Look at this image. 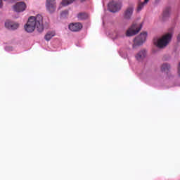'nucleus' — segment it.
I'll return each instance as SVG.
<instances>
[{
    "mask_svg": "<svg viewBox=\"0 0 180 180\" xmlns=\"http://www.w3.org/2000/svg\"><path fill=\"white\" fill-rule=\"evenodd\" d=\"M13 9L15 12H23L26 10V4L24 2H18L13 6Z\"/></svg>",
    "mask_w": 180,
    "mask_h": 180,
    "instance_id": "obj_8",
    "label": "nucleus"
},
{
    "mask_svg": "<svg viewBox=\"0 0 180 180\" xmlns=\"http://www.w3.org/2000/svg\"><path fill=\"white\" fill-rule=\"evenodd\" d=\"M171 40H172V33L167 32L159 38H155L153 44L158 49H165L171 43Z\"/></svg>",
    "mask_w": 180,
    "mask_h": 180,
    "instance_id": "obj_2",
    "label": "nucleus"
},
{
    "mask_svg": "<svg viewBox=\"0 0 180 180\" xmlns=\"http://www.w3.org/2000/svg\"><path fill=\"white\" fill-rule=\"evenodd\" d=\"M122 9V3L119 1H115L113 4V13H116V12H119Z\"/></svg>",
    "mask_w": 180,
    "mask_h": 180,
    "instance_id": "obj_12",
    "label": "nucleus"
},
{
    "mask_svg": "<svg viewBox=\"0 0 180 180\" xmlns=\"http://www.w3.org/2000/svg\"><path fill=\"white\" fill-rule=\"evenodd\" d=\"M147 32H143L139 35H138L134 39V44L132 46L133 49H136V46H143V44L146 43V41L147 40Z\"/></svg>",
    "mask_w": 180,
    "mask_h": 180,
    "instance_id": "obj_3",
    "label": "nucleus"
},
{
    "mask_svg": "<svg viewBox=\"0 0 180 180\" xmlns=\"http://www.w3.org/2000/svg\"><path fill=\"white\" fill-rule=\"evenodd\" d=\"M141 27H143L141 24H133L126 32L127 37L135 36V34H137L141 30Z\"/></svg>",
    "mask_w": 180,
    "mask_h": 180,
    "instance_id": "obj_4",
    "label": "nucleus"
},
{
    "mask_svg": "<svg viewBox=\"0 0 180 180\" xmlns=\"http://www.w3.org/2000/svg\"><path fill=\"white\" fill-rule=\"evenodd\" d=\"M46 7L50 13H53V12H56V9L57 8L56 0H46Z\"/></svg>",
    "mask_w": 180,
    "mask_h": 180,
    "instance_id": "obj_5",
    "label": "nucleus"
},
{
    "mask_svg": "<svg viewBox=\"0 0 180 180\" xmlns=\"http://www.w3.org/2000/svg\"><path fill=\"white\" fill-rule=\"evenodd\" d=\"M39 33H41L44 30V26L43 25V16L41 15H37V16H31L29 18L28 21L25 26V30L27 33H32L34 32L36 29Z\"/></svg>",
    "mask_w": 180,
    "mask_h": 180,
    "instance_id": "obj_1",
    "label": "nucleus"
},
{
    "mask_svg": "<svg viewBox=\"0 0 180 180\" xmlns=\"http://www.w3.org/2000/svg\"><path fill=\"white\" fill-rule=\"evenodd\" d=\"M149 1L150 0H144L143 2L139 4L138 6V8H137V12H140L141 11H142L143 8H144V6H146V5H147V4H148Z\"/></svg>",
    "mask_w": 180,
    "mask_h": 180,
    "instance_id": "obj_15",
    "label": "nucleus"
},
{
    "mask_svg": "<svg viewBox=\"0 0 180 180\" xmlns=\"http://www.w3.org/2000/svg\"><path fill=\"white\" fill-rule=\"evenodd\" d=\"M146 57H147V50L146 49H141L135 54V59L138 63H143Z\"/></svg>",
    "mask_w": 180,
    "mask_h": 180,
    "instance_id": "obj_6",
    "label": "nucleus"
},
{
    "mask_svg": "<svg viewBox=\"0 0 180 180\" xmlns=\"http://www.w3.org/2000/svg\"><path fill=\"white\" fill-rule=\"evenodd\" d=\"M69 29L72 32H79L82 29V24L79 22L72 23L69 25Z\"/></svg>",
    "mask_w": 180,
    "mask_h": 180,
    "instance_id": "obj_10",
    "label": "nucleus"
},
{
    "mask_svg": "<svg viewBox=\"0 0 180 180\" xmlns=\"http://www.w3.org/2000/svg\"><path fill=\"white\" fill-rule=\"evenodd\" d=\"M108 11H109V12H113V1H111L108 3Z\"/></svg>",
    "mask_w": 180,
    "mask_h": 180,
    "instance_id": "obj_18",
    "label": "nucleus"
},
{
    "mask_svg": "<svg viewBox=\"0 0 180 180\" xmlns=\"http://www.w3.org/2000/svg\"><path fill=\"white\" fill-rule=\"evenodd\" d=\"M62 18H67L68 16V10H65L60 13Z\"/></svg>",
    "mask_w": 180,
    "mask_h": 180,
    "instance_id": "obj_19",
    "label": "nucleus"
},
{
    "mask_svg": "<svg viewBox=\"0 0 180 180\" xmlns=\"http://www.w3.org/2000/svg\"><path fill=\"white\" fill-rule=\"evenodd\" d=\"M134 11V7L133 6L127 7L123 14L124 19H126V20H130V19H131V16H133Z\"/></svg>",
    "mask_w": 180,
    "mask_h": 180,
    "instance_id": "obj_7",
    "label": "nucleus"
},
{
    "mask_svg": "<svg viewBox=\"0 0 180 180\" xmlns=\"http://www.w3.org/2000/svg\"><path fill=\"white\" fill-rule=\"evenodd\" d=\"M75 0H63L61 2V5L63 6H68V5H71Z\"/></svg>",
    "mask_w": 180,
    "mask_h": 180,
    "instance_id": "obj_17",
    "label": "nucleus"
},
{
    "mask_svg": "<svg viewBox=\"0 0 180 180\" xmlns=\"http://www.w3.org/2000/svg\"><path fill=\"white\" fill-rule=\"evenodd\" d=\"M171 68V66L168 63H164L161 67V71L162 72H168Z\"/></svg>",
    "mask_w": 180,
    "mask_h": 180,
    "instance_id": "obj_14",
    "label": "nucleus"
},
{
    "mask_svg": "<svg viewBox=\"0 0 180 180\" xmlns=\"http://www.w3.org/2000/svg\"><path fill=\"white\" fill-rule=\"evenodd\" d=\"M177 40L178 41H180V33L177 36Z\"/></svg>",
    "mask_w": 180,
    "mask_h": 180,
    "instance_id": "obj_20",
    "label": "nucleus"
},
{
    "mask_svg": "<svg viewBox=\"0 0 180 180\" xmlns=\"http://www.w3.org/2000/svg\"><path fill=\"white\" fill-rule=\"evenodd\" d=\"M169 16H171V8L169 7H167L163 11L162 19L164 22H165V20H167Z\"/></svg>",
    "mask_w": 180,
    "mask_h": 180,
    "instance_id": "obj_11",
    "label": "nucleus"
},
{
    "mask_svg": "<svg viewBox=\"0 0 180 180\" xmlns=\"http://www.w3.org/2000/svg\"><path fill=\"white\" fill-rule=\"evenodd\" d=\"M5 26L6 29L9 30H16V29L19 27V23L7 20L5 23Z\"/></svg>",
    "mask_w": 180,
    "mask_h": 180,
    "instance_id": "obj_9",
    "label": "nucleus"
},
{
    "mask_svg": "<svg viewBox=\"0 0 180 180\" xmlns=\"http://www.w3.org/2000/svg\"><path fill=\"white\" fill-rule=\"evenodd\" d=\"M2 6H3L2 0H0V8H1Z\"/></svg>",
    "mask_w": 180,
    "mask_h": 180,
    "instance_id": "obj_21",
    "label": "nucleus"
},
{
    "mask_svg": "<svg viewBox=\"0 0 180 180\" xmlns=\"http://www.w3.org/2000/svg\"><path fill=\"white\" fill-rule=\"evenodd\" d=\"M56 36V32H48L46 33V34L44 37L45 40H46V41H50V40H51V39H53V37H54Z\"/></svg>",
    "mask_w": 180,
    "mask_h": 180,
    "instance_id": "obj_13",
    "label": "nucleus"
},
{
    "mask_svg": "<svg viewBox=\"0 0 180 180\" xmlns=\"http://www.w3.org/2000/svg\"><path fill=\"white\" fill-rule=\"evenodd\" d=\"M77 18L80 20H85V19H88V14L86 13H79Z\"/></svg>",
    "mask_w": 180,
    "mask_h": 180,
    "instance_id": "obj_16",
    "label": "nucleus"
}]
</instances>
